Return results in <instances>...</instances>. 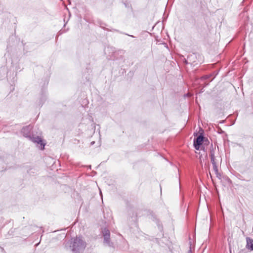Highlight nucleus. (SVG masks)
<instances>
[{"mask_svg":"<svg viewBox=\"0 0 253 253\" xmlns=\"http://www.w3.org/2000/svg\"><path fill=\"white\" fill-rule=\"evenodd\" d=\"M86 246L82 236H76L72 239L70 248L73 253H83Z\"/></svg>","mask_w":253,"mask_h":253,"instance_id":"obj_1","label":"nucleus"},{"mask_svg":"<svg viewBox=\"0 0 253 253\" xmlns=\"http://www.w3.org/2000/svg\"><path fill=\"white\" fill-rule=\"evenodd\" d=\"M210 156L211 158V161L213 166V169L216 174H218V168L216 163V160L215 157V149L213 148V146L210 148Z\"/></svg>","mask_w":253,"mask_h":253,"instance_id":"obj_2","label":"nucleus"},{"mask_svg":"<svg viewBox=\"0 0 253 253\" xmlns=\"http://www.w3.org/2000/svg\"><path fill=\"white\" fill-rule=\"evenodd\" d=\"M103 243L109 247H113V243L110 241V233L108 229L104 228L102 231Z\"/></svg>","mask_w":253,"mask_h":253,"instance_id":"obj_3","label":"nucleus"},{"mask_svg":"<svg viewBox=\"0 0 253 253\" xmlns=\"http://www.w3.org/2000/svg\"><path fill=\"white\" fill-rule=\"evenodd\" d=\"M28 138L34 143L40 144L41 150L44 149L45 144L43 143L42 139L40 136L32 135L29 136Z\"/></svg>","mask_w":253,"mask_h":253,"instance_id":"obj_4","label":"nucleus"},{"mask_svg":"<svg viewBox=\"0 0 253 253\" xmlns=\"http://www.w3.org/2000/svg\"><path fill=\"white\" fill-rule=\"evenodd\" d=\"M204 137L202 134H200L196 138H195L193 142L194 148L196 150H199L200 146L202 144Z\"/></svg>","mask_w":253,"mask_h":253,"instance_id":"obj_5","label":"nucleus"},{"mask_svg":"<svg viewBox=\"0 0 253 253\" xmlns=\"http://www.w3.org/2000/svg\"><path fill=\"white\" fill-rule=\"evenodd\" d=\"M32 129V126H24L22 128L21 130V133L23 134V136L25 137L28 138L29 136L31 135L30 134V131Z\"/></svg>","mask_w":253,"mask_h":253,"instance_id":"obj_6","label":"nucleus"},{"mask_svg":"<svg viewBox=\"0 0 253 253\" xmlns=\"http://www.w3.org/2000/svg\"><path fill=\"white\" fill-rule=\"evenodd\" d=\"M246 242V248L249 250L253 251V239L250 238V237H247Z\"/></svg>","mask_w":253,"mask_h":253,"instance_id":"obj_7","label":"nucleus"},{"mask_svg":"<svg viewBox=\"0 0 253 253\" xmlns=\"http://www.w3.org/2000/svg\"><path fill=\"white\" fill-rule=\"evenodd\" d=\"M211 77V75H205L201 78V80H206L210 79Z\"/></svg>","mask_w":253,"mask_h":253,"instance_id":"obj_8","label":"nucleus"},{"mask_svg":"<svg viewBox=\"0 0 253 253\" xmlns=\"http://www.w3.org/2000/svg\"><path fill=\"white\" fill-rule=\"evenodd\" d=\"M236 176L239 179L241 180H246L244 177L239 173H237Z\"/></svg>","mask_w":253,"mask_h":253,"instance_id":"obj_9","label":"nucleus"},{"mask_svg":"<svg viewBox=\"0 0 253 253\" xmlns=\"http://www.w3.org/2000/svg\"><path fill=\"white\" fill-rule=\"evenodd\" d=\"M94 143V141H93V142H92L91 143V145H93Z\"/></svg>","mask_w":253,"mask_h":253,"instance_id":"obj_10","label":"nucleus"},{"mask_svg":"<svg viewBox=\"0 0 253 253\" xmlns=\"http://www.w3.org/2000/svg\"><path fill=\"white\" fill-rule=\"evenodd\" d=\"M193 55H191V56L189 57L188 58H190V57H192Z\"/></svg>","mask_w":253,"mask_h":253,"instance_id":"obj_11","label":"nucleus"},{"mask_svg":"<svg viewBox=\"0 0 253 253\" xmlns=\"http://www.w3.org/2000/svg\"><path fill=\"white\" fill-rule=\"evenodd\" d=\"M188 253H191V250L189 251Z\"/></svg>","mask_w":253,"mask_h":253,"instance_id":"obj_12","label":"nucleus"}]
</instances>
